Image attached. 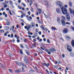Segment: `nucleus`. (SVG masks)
Here are the masks:
<instances>
[{
  "mask_svg": "<svg viewBox=\"0 0 74 74\" xmlns=\"http://www.w3.org/2000/svg\"><path fill=\"white\" fill-rule=\"evenodd\" d=\"M68 32V29H65V33H67Z\"/></svg>",
  "mask_w": 74,
  "mask_h": 74,
  "instance_id": "c756f323",
  "label": "nucleus"
},
{
  "mask_svg": "<svg viewBox=\"0 0 74 74\" xmlns=\"http://www.w3.org/2000/svg\"><path fill=\"white\" fill-rule=\"evenodd\" d=\"M26 17L27 18L28 20V21H29V15H27V16H26Z\"/></svg>",
  "mask_w": 74,
  "mask_h": 74,
  "instance_id": "ea45409f",
  "label": "nucleus"
},
{
  "mask_svg": "<svg viewBox=\"0 0 74 74\" xmlns=\"http://www.w3.org/2000/svg\"><path fill=\"white\" fill-rule=\"evenodd\" d=\"M53 29H54V30H57V29H56V28H51V30H53Z\"/></svg>",
  "mask_w": 74,
  "mask_h": 74,
  "instance_id": "79ce46f5",
  "label": "nucleus"
},
{
  "mask_svg": "<svg viewBox=\"0 0 74 74\" xmlns=\"http://www.w3.org/2000/svg\"><path fill=\"white\" fill-rule=\"evenodd\" d=\"M69 5L70 7H72V3L71 1H70L69 2Z\"/></svg>",
  "mask_w": 74,
  "mask_h": 74,
  "instance_id": "f3484780",
  "label": "nucleus"
},
{
  "mask_svg": "<svg viewBox=\"0 0 74 74\" xmlns=\"http://www.w3.org/2000/svg\"><path fill=\"white\" fill-rule=\"evenodd\" d=\"M4 31L3 30H0V33H4Z\"/></svg>",
  "mask_w": 74,
  "mask_h": 74,
  "instance_id": "7c9ffc66",
  "label": "nucleus"
},
{
  "mask_svg": "<svg viewBox=\"0 0 74 74\" xmlns=\"http://www.w3.org/2000/svg\"><path fill=\"white\" fill-rule=\"evenodd\" d=\"M21 69L20 70L17 69L15 71V73H19V72H21Z\"/></svg>",
  "mask_w": 74,
  "mask_h": 74,
  "instance_id": "9b49d317",
  "label": "nucleus"
},
{
  "mask_svg": "<svg viewBox=\"0 0 74 74\" xmlns=\"http://www.w3.org/2000/svg\"><path fill=\"white\" fill-rule=\"evenodd\" d=\"M20 46L21 47V48H24V47L22 46V45L21 44L20 45Z\"/></svg>",
  "mask_w": 74,
  "mask_h": 74,
  "instance_id": "72a5a7b5",
  "label": "nucleus"
},
{
  "mask_svg": "<svg viewBox=\"0 0 74 74\" xmlns=\"http://www.w3.org/2000/svg\"><path fill=\"white\" fill-rule=\"evenodd\" d=\"M66 38L68 40H70L71 39V37L69 36H67Z\"/></svg>",
  "mask_w": 74,
  "mask_h": 74,
  "instance_id": "dca6fc26",
  "label": "nucleus"
},
{
  "mask_svg": "<svg viewBox=\"0 0 74 74\" xmlns=\"http://www.w3.org/2000/svg\"><path fill=\"white\" fill-rule=\"evenodd\" d=\"M34 36L35 37H36L37 36V33H35L34 34Z\"/></svg>",
  "mask_w": 74,
  "mask_h": 74,
  "instance_id": "49530a36",
  "label": "nucleus"
},
{
  "mask_svg": "<svg viewBox=\"0 0 74 74\" xmlns=\"http://www.w3.org/2000/svg\"><path fill=\"white\" fill-rule=\"evenodd\" d=\"M42 65H43V66H47V67H48V66H49V63H47V64L44 63H43L42 64Z\"/></svg>",
  "mask_w": 74,
  "mask_h": 74,
  "instance_id": "ddd939ff",
  "label": "nucleus"
},
{
  "mask_svg": "<svg viewBox=\"0 0 74 74\" xmlns=\"http://www.w3.org/2000/svg\"><path fill=\"white\" fill-rule=\"evenodd\" d=\"M58 64H60V61L58 60Z\"/></svg>",
  "mask_w": 74,
  "mask_h": 74,
  "instance_id": "bf43d9fd",
  "label": "nucleus"
},
{
  "mask_svg": "<svg viewBox=\"0 0 74 74\" xmlns=\"http://www.w3.org/2000/svg\"><path fill=\"white\" fill-rule=\"evenodd\" d=\"M46 51L49 55H51V52L55 51V49L53 48H50L48 50H47Z\"/></svg>",
  "mask_w": 74,
  "mask_h": 74,
  "instance_id": "7ed1b4c3",
  "label": "nucleus"
},
{
  "mask_svg": "<svg viewBox=\"0 0 74 74\" xmlns=\"http://www.w3.org/2000/svg\"><path fill=\"white\" fill-rule=\"evenodd\" d=\"M40 49H42V50H44V48H43L42 47H40Z\"/></svg>",
  "mask_w": 74,
  "mask_h": 74,
  "instance_id": "680f3d73",
  "label": "nucleus"
},
{
  "mask_svg": "<svg viewBox=\"0 0 74 74\" xmlns=\"http://www.w3.org/2000/svg\"><path fill=\"white\" fill-rule=\"evenodd\" d=\"M69 9L71 14H73V15L74 16V10H73L72 9L70 8H69Z\"/></svg>",
  "mask_w": 74,
  "mask_h": 74,
  "instance_id": "6e6552de",
  "label": "nucleus"
},
{
  "mask_svg": "<svg viewBox=\"0 0 74 74\" xmlns=\"http://www.w3.org/2000/svg\"><path fill=\"white\" fill-rule=\"evenodd\" d=\"M63 32L64 33H65V29H64L63 30Z\"/></svg>",
  "mask_w": 74,
  "mask_h": 74,
  "instance_id": "8fccbe9b",
  "label": "nucleus"
},
{
  "mask_svg": "<svg viewBox=\"0 0 74 74\" xmlns=\"http://www.w3.org/2000/svg\"><path fill=\"white\" fill-rule=\"evenodd\" d=\"M20 53L21 54H23V51L22 50L20 49Z\"/></svg>",
  "mask_w": 74,
  "mask_h": 74,
  "instance_id": "b1692460",
  "label": "nucleus"
},
{
  "mask_svg": "<svg viewBox=\"0 0 74 74\" xmlns=\"http://www.w3.org/2000/svg\"><path fill=\"white\" fill-rule=\"evenodd\" d=\"M6 11H9V10H10V9H9V8H7L6 9Z\"/></svg>",
  "mask_w": 74,
  "mask_h": 74,
  "instance_id": "864d4df0",
  "label": "nucleus"
},
{
  "mask_svg": "<svg viewBox=\"0 0 74 74\" xmlns=\"http://www.w3.org/2000/svg\"><path fill=\"white\" fill-rule=\"evenodd\" d=\"M70 55L72 57L74 56V53H70Z\"/></svg>",
  "mask_w": 74,
  "mask_h": 74,
  "instance_id": "a211bd4d",
  "label": "nucleus"
},
{
  "mask_svg": "<svg viewBox=\"0 0 74 74\" xmlns=\"http://www.w3.org/2000/svg\"><path fill=\"white\" fill-rule=\"evenodd\" d=\"M5 17H7V14H5Z\"/></svg>",
  "mask_w": 74,
  "mask_h": 74,
  "instance_id": "774afa93",
  "label": "nucleus"
},
{
  "mask_svg": "<svg viewBox=\"0 0 74 74\" xmlns=\"http://www.w3.org/2000/svg\"><path fill=\"white\" fill-rule=\"evenodd\" d=\"M65 15H66V18L67 20V21H70V15H69V13L67 12V9L65 8Z\"/></svg>",
  "mask_w": 74,
  "mask_h": 74,
  "instance_id": "f03ea898",
  "label": "nucleus"
},
{
  "mask_svg": "<svg viewBox=\"0 0 74 74\" xmlns=\"http://www.w3.org/2000/svg\"><path fill=\"white\" fill-rule=\"evenodd\" d=\"M9 12L10 15H12V13H11V10H9Z\"/></svg>",
  "mask_w": 74,
  "mask_h": 74,
  "instance_id": "58836bf2",
  "label": "nucleus"
},
{
  "mask_svg": "<svg viewBox=\"0 0 74 74\" xmlns=\"http://www.w3.org/2000/svg\"><path fill=\"white\" fill-rule=\"evenodd\" d=\"M29 73H33L34 72V71L32 69H30L29 71Z\"/></svg>",
  "mask_w": 74,
  "mask_h": 74,
  "instance_id": "cd10ccee",
  "label": "nucleus"
},
{
  "mask_svg": "<svg viewBox=\"0 0 74 74\" xmlns=\"http://www.w3.org/2000/svg\"><path fill=\"white\" fill-rule=\"evenodd\" d=\"M7 53L8 55H9V56H12V54H11L10 53L9 51H8Z\"/></svg>",
  "mask_w": 74,
  "mask_h": 74,
  "instance_id": "6ab92c4d",
  "label": "nucleus"
},
{
  "mask_svg": "<svg viewBox=\"0 0 74 74\" xmlns=\"http://www.w3.org/2000/svg\"><path fill=\"white\" fill-rule=\"evenodd\" d=\"M62 19L61 20V23L64 26L65 25V21L64 20H65V17L64 16H62Z\"/></svg>",
  "mask_w": 74,
  "mask_h": 74,
  "instance_id": "423d86ee",
  "label": "nucleus"
},
{
  "mask_svg": "<svg viewBox=\"0 0 74 74\" xmlns=\"http://www.w3.org/2000/svg\"><path fill=\"white\" fill-rule=\"evenodd\" d=\"M20 12L21 13V14H23V12L22 11H21Z\"/></svg>",
  "mask_w": 74,
  "mask_h": 74,
  "instance_id": "603ef678",
  "label": "nucleus"
},
{
  "mask_svg": "<svg viewBox=\"0 0 74 74\" xmlns=\"http://www.w3.org/2000/svg\"><path fill=\"white\" fill-rule=\"evenodd\" d=\"M22 5H23V7H26V5L25 3H22Z\"/></svg>",
  "mask_w": 74,
  "mask_h": 74,
  "instance_id": "f704fd0d",
  "label": "nucleus"
},
{
  "mask_svg": "<svg viewBox=\"0 0 74 74\" xmlns=\"http://www.w3.org/2000/svg\"><path fill=\"white\" fill-rule=\"evenodd\" d=\"M68 7V6H67V5H65V8H67Z\"/></svg>",
  "mask_w": 74,
  "mask_h": 74,
  "instance_id": "69168bd1",
  "label": "nucleus"
},
{
  "mask_svg": "<svg viewBox=\"0 0 74 74\" xmlns=\"http://www.w3.org/2000/svg\"><path fill=\"white\" fill-rule=\"evenodd\" d=\"M22 72H25V71L24 70V69L22 68Z\"/></svg>",
  "mask_w": 74,
  "mask_h": 74,
  "instance_id": "de8ad7c7",
  "label": "nucleus"
},
{
  "mask_svg": "<svg viewBox=\"0 0 74 74\" xmlns=\"http://www.w3.org/2000/svg\"><path fill=\"white\" fill-rule=\"evenodd\" d=\"M62 58H64V57H65L64 54H62Z\"/></svg>",
  "mask_w": 74,
  "mask_h": 74,
  "instance_id": "a18cd8bd",
  "label": "nucleus"
},
{
  "mask_svg": "<svg viewBox=\"0 0 74 74\" xmlns=\"http://www.w3.org/2000/svg\"><path fill=\"white\" fill-rule=\"evenodd\" d=\"M38 31H39V29H36V32H38Z\"/></svg>",
  "mask_w": 74,
  "mask_h": 74,
  "instance_id": "c03bdc74",
  "label": "nucleus"
},
{
  "mask_svg": "<svg viewBox=\"0 0 74 74\" xmlns=\"http://www.w3.org/2000/svg\"><path fill=\"white\" fill-rule=\"evenodd\" d=\"M25 51L26 52V53L27 55H29L30 53H29V52H28V51H27L26 50H25Z\"/></svg>",
  "mask_w": 74,
  "mask_h": 74,
  "instance_id": "aec40b11",
  "label": "nucleus"
},
{
  "mask_svg": "<svg viewBox=\"0 0 74 74\" xmlns=\"http://www.w3.org/2000/svg\"><path fill=\"white\" fill-rule=\"evenodd\" d=\"M15 62L17 64V65L18 66H21V65H22V66H23V67H26V68H27V66H25V65L22 62H19L18 61H16Z\"/></svg>",
  "mask_w": 74,
  "mask_h": 74,
  "instance_id": "20e7f679",
  "label": "nucleus"
},
{
  "mask_svg": "<svg viewBox=\"0 0 74 74\" xmlns=\"http://www.w3.org/2000/svg\"><path fill=\"white\" fill-rule=\"evenodd\" d=\"M44 15L45 16V17L46 18H49V16H47L45 14H44Z\"/></svg>",
  "mask_w": 74,
  "mask_h": 74,
  "instance_id": "2f4dec72",
  "label": "nucleus"
},
{
  "mask_svg": "<svg viewBox=\"0 0 74 74\" xmlns=\"http://www.w3.org/2000/svg\"><path fill=\"white\" fill-rule=\"evenodd\" d=\"M22 14L23 16H26V14H25L24 13H23Z\"/></svg>",
  "mask_w": 74,
  "mask_h": 74,
  "instance_id": "052dcab7",
  "label": "nucleus"
},
{
  "mask_svg": "<svg viewBox=\"0 0 74 74\" xmlns=\"http://www.w3.org/2000/svg\"><path fill=\"white\" fill-rule=\"evenodd\" d=\"M3 4H4V8H6L7 7V5L4 3H3Z\"/></svg>",
  "mask_w": 74,
  "mask_h": 74,
  "instance_id": "bb28decb",
  "label": "nucleus"
},
{
  "mask_svg": "<svg viewBox=\"0 0 74 74\" xmlns=\"http://www.w3.org/2000/svg\"><path fill=\"white\" fill-rule=\"evenodd\" d=\"M24 58V61L25 63H28V61H27V57L26 56H25Z\"/></svg>",
  "mask_w": 74,
  "mask_h": 74,
  "instance_id": "9d476101",
  "label": "nucleus"
},
{
  "mask_svg": "<svg viewBox=\"0 0 74 74\" xmlns=\"http://www.w3.org/2000/svg\"><path fill=\"white\" fill-rule=\"evenodd\" d=\"M5 14H6L5 12H3V15H5Z\"/></svg>",
  "mask_w": 74,
  "mask_h": 74,
  "instance_id": "5fc2aeb1",
  "label": "nucleus"
},
{
  "mask_svg": "<svg viewBox=\"0 0 74 74\" xmlns=\"http://www.w3.org/2000/svg\"><path fill=\"white\" fill-rule=\"evenodd\" d=\"M21 1L19 0L18 1V3H21Z\"/></svg>",
  "mask_w": 74,
  "mask_h": 74,
  "instance_id": "0e129e2a",
  "label": "nucleus"
},
{
  "mask_svg": "<svg viewBox=\"0 0 74 74\" xmlns=\"http://www.w3.org/2000/svg\"><path fill=\"white\" fill-rule=\"evenodd\" d=\"M6 23L7 25H10V22H6Z\"/></svg>",
  "mask_w": 74,
  "mask_h": 74,
  "instance_id": "c85d7f7f",
  "label": "nucleus"
},
{
  "mask_svg": "<svg viewBox=\"0 0 74 74\" xmlns=\"http://www.w3.org/2000/svg\"><path fill=\"white\" fill-rule=\"evenodd\" d=\"M9 29V28H5V30H8Z\"/></svg>",
  "mask_w": 74,
  "mask_h": 74,
  "instance_id": "e2e57ef3",
  "label": "nucleus"
},
{
  "mask_svg": "<svg viewBox=\"0 0 74 74\" xmlns=\"http://www.w3.org/2000/svg\"><path fill=\"white\" fill-rule=\"evenodd\" d=\"M8 1H5V4H8Z\"/></svg>",
  "mask_w": 74,
  "mask_h": 74,
  "instance_id": "09e8293b",
  "label": "nucleus"
},
{
  "mask_svg": "<svg viewBox=\"0 0 74 74\" xmlns=\"http://www.w3.org/2000/svg\"><path fill=\"white\" fill-rule=\"evenodd\" d=\"M17 7H18V8H19V9H20V10L22 9V6H21L20 5H18L17 6Z\"/></svg>",
  "mask_w": 74,
  "mask_h": 74,
  "instance_id": "5701e85b",
  "label": "nucleus"
},
{
  "mask_svg": "<svg viewBox=\"0 0 74 74\" xmlns=\"http://www.w3.org/2000/svg\"><path fill=\"white\" fill-rule=\"evenodd\" d=\"M56 4L60 7L63 14L65 15V5H63L62 3L59 1L56 3Z\"/></svg>",
  "mask_w": 74,
  "mask_h": 74,
  "instance_id": "f257e3e1",
  "label": "nucleus"
},
{
  "mask_svg": "<svg viewBox=\"0 0 74 74\" xmlns=\"http://www.w3.org/2000/svg\"><path fill=\"white\" fill-rule=\"evenodd\" d=\"M15 40L14 39H13V40H12V42H15Z\"/></svg>",
  "mask_w": 74,
  "mask_h": 74,
  "instance_id": "37998d69",
  "label": "nucleus"
},
{
  "mask_svg": "<svg viewBox=\"0 0 74 74\" xmlns=\"http://www.w3.org/2000/svg\"><path fill=\"white\" fill-rule=\"evenodd\" d=\"M57 22L58 23H60V18L58 17L57 18Z\"/></svg>",
  "mask_w": 74,
  "mask_h": 74,
  "instance_id": "f8f14e48",
  "label": "nucleus"
},
{
  "mask_svg": "<svg viewBox=\"0 0 74 74\" xmlns=\"http://www.w3.org/2000/svg\"><path fill=\"white\" fill-rule=\"evenodd\" d=\"M8 34V32H6L4 34V36H7V34Z\"/></svg>",
  "mask_w": 74,
  "mask_h": 74,
  "instance_id": "4be33fe9",
  "label": "nucleus"
},
{
  "mask_svg": "<svg viewBox=\"0 0 74 74\" xmlns=\"http://www.w3.org/2000/svg\"><path fill=\"white\" fill-rule=\"evenodd\" d=\"M72 45L74 47V40H73L71 42Z\"/></svg>",
  "mask_w": 74,
  "mask_h": 74,
  "instance_id": "2eb2a0df",
  "label": "nucleus"
},
{
  "mask_svg": "<svg viewBox=\"0 0 74 74\" xmlns=\"http://www.w3.org/2000/svg\"><path fill=\"white\" fill-rule=\"evenodd\" d=\"M56 11L58 14H60V9L59 8H56Z\"/></svg>",
  "mask_w": 74,
  "mask_h": 74,
  "instance_id": "1a4fd4ad",
  "label": "nucleus"
},
{
  "mask_svg": "<svg viewBox=\"0 0 74 74\" xmlns=\"http://www.w3.org/2000/svg\"><path fill=\"white\" fill-rule=\"evenodd\" d=\"M25 29H27V31H29L30 30V28H25Z\"/></svg>",
  "mask_w": 74,
  "mask_h": 74,
  "instance_id": "4c0bfd02",
  "label": "nucleus"
},
{
  "mask_svg": "<svg viewBox=\"0 0 74 74\" xmlns=\"http://www.w3.org/2000/svg\"><path fill=\"white\" fill-rule=\"evenodd\" d=\"M31 27H34L35 26V24H34L33 23H31Z\"/></svg>",
  "mask_w": 74,
  "mask_h": 74,
  "instance_id": "4468645a",
  "label": "nucleus"
},
{
  "mask_svg": "<svg viewBox=\"0 0 74 74\" xmlns=\"http://www.w3.org/2000/svg\"><path fill=\"white\" fill-rule=\"evenodd\" d=\"M53 66L54 68H55V69H58V67H57L55 65H54Z\"/></svg>",
  "mask_w": 74,
  "mask_h": 74,
  "instance_id": "c9c22d12",
  "label": "nucleus"
},
{
  "mask_svg": "<svg viewBox=\"0 0 74 74\" xmlns=\"http://www.w3.org/2000/svg\"><path fill=\"white\" fill-rule=\"evenodd\" d=\"M28 14L29 15H30V12H28Z\"/></svg>",
  "mask_w": 74,
  "mask_h": 74,
  "instance_id": "6e6d98bb",
  "label": "nucleus"
},
{
  "mask_svg": "<svg viewBox=\"0 0 74 74\" xmlns=\"http://www.w3.org/2000/svg\"><path fill=\"white\" fill-rule=\"evenodd\" d=\"M11 50L13 51H15V49L13 48H11Z\"/></svg>",
  "mask_w": 74,
  "mask_h": 74,
  "instance_id": "e433bc0d",
  "label": "nucleus"
},
{
  "mask_svg": "<svg viewBox=\"0 0 74 74\" xmlns=\"http://www.w3.org/2000/svg\"><path fill=\"white\" fill-rule=\"evenodd\" d=\"M9 2H10V4H11V5H13V2H12V1H10Z\"/></svg>",
  "mask_w": 74,
  "mask_h": 74,
  "instance_id": "a878e982",
  "label": "nucleus"
},
{
  "mask_svg": "<svg viewBox=\"0 0 74 74\" xmlns=\"http://www.w3.org/2000/svg\"><path fill=\"white\" fill-rule=\"evenodd\" d=\"M28 26H29L28 27H27V26H25V28H30V27H31V25H29Z\"/></svg>",
  "mask_w": 74,
  "mask_h": 74,
  "instance_id": "393cba45",
  "label": "nucleus"
},
{
  "mask_svg": "<svg viewBox=\"0 0 74 74\" xmlns=\"http://www.w3.org/2000/svg\"><path fill=\"white\" fill-rule=\"evenodd\" d=\"M38 34H39V35H41V32H38Z\"/></svg>",
  "mask_w": 74,
  "mask_h": 74,
  "instance_id": "4d7b16f0",
  "label": "nucleus"
},
{
  "mask_svg": "<svg viewBox=\"0 0 74 74\" xmlns=\"http://www.w3.org/2000/svg\"><path fill=\"white\" fill-rule=\"evenodd\" d=\"M9 71L10 72V73H12V70H11L10 69H9Z\"/></svg>",
  "mask_w": 74,
  "mask_h": 74,
  "instance_id": "3c124183",
  "label": "nucleus"
},
{
  "mask_svg": "<svg viewBox=\"0 0 74 74\" xmlns=\"http://www.w3.org/2000/svg\"><path fill=\"white\" fill-rule=\"evenodd\" d=\"M38 11H37L36 12V15H38V12L39 14H41V12L42 11L41 9L40 8H39V9H38Z\"/></svg>",
  "mask_w": 74,
  "mask_h": 74,
  "instance_id": "0eeeda50",
  "label": "nucleus"
},
{
  "mask_svg": "<svg viewBox=\"0 0 74 74\" xmlns=\"http://www.w3.org/2000/svg\"><path fill=\"white\" fill-rule=\"evenodd\" d=\"M38 22H39V23H41V21L38 20Z\"/></svg>",
  "mask_w": 74,
  "mask_h": 74,
  "instance_id": "13d9d810",
  "label": "nucleus"
},
{
  "mask_svg": "<svg viewBox=\"0 0 74 74\" xmlns=\"http://www.w3.org/2000/svg\"><path fill=\"white\" fill-rule=\"evenodd\" d=\"M47 43H49V44H50V43H51V42H50V41H49V39L47 40Z\"/></svg>",
  "mask_w": 74,
  "mask_h": 74,
  "instance_id": "473e14b6",
  "label": "nucleus"
},
{
  "mask_svg": "<svg viewBox=\"0 0 74 74\" xmlns=\"http://www.w3.org/2000/svg\"><path fill=\"white\" fill-rule=\"evenodd\" d=\"M67 46V49L69 51V52H72V48L70 46V45H69L68 44H67L66 45Z\"/></svg>",
  "mask_w": 74,
  "mask_h": 74,
  "instance_id": "39448f33",
  "label": "nucleus"
},
{
  "mask_svg": "<svg viewBox=\"0 0 74 74\" xmlns=\"http://www.w3.org/2000/svg\"><path fill=\"white\" fill-rule=\"evenodd\" d=\"M66 24H67V25H71V23H68V22H66Z\"/></svg>",
  "mask_w": 74,
  "mask_h": 74,
  "instance_id": "a19ab883",
  "label": "nucleus"
},
{
  "mask_svg": "<svg viewBox=\"0 0 74 74\" xmlns=\"http://www.w3.org/2000/svg\"><path fill=\"white\" fill-rule=\"evenodd\" d=\"M17 42H19V39H17Z\"/></svg>",
  "mask_w": 74,
  "mask_h": 74,
  "instance_id": "338daca9",
  "label": "nucleus"
},
{
  "mask_svg": "<svg viewBox=\"0 0 74 74\" xmlns=\"http://www.w3.org/2000/svg\"><path fill=\"white\" fill-rule=\"evenodd\" d=\"M42 30H44V31H48V29H47V28H42Z\"/></svg>",
  "mask_w": 74,
  "mask_h": 74,
  "instance_id": "412c9836",
  "label": "nucleus"
}]
</instances>
